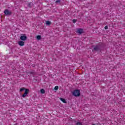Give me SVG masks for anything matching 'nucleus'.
Segmentation results:
<instances>
[{
  "instance_id": "obj_1",
  "label": "nucleus",
  "mask_w": 125,
  "mask_h": 125,
  "mask_svg": "<svg viewBox=\"0 0 125 125\" xmlns=\"http://www.w3.org/2000/svg\"><path fill=\"white\" fill-rule=\"evenodd\" d=\"M72 94L75 97H78L81 96V91L79 89L75 90L73 91Z\"/></svg>"
},
{
  "instance_id": "obj_2",
  "label": "nucleus",
  "mask_w": 125,
  "mask_h": 125,
  "mask_svg": "<svg viewBox=\"0 0 125 125\" xmlns=\"http://www.w3.org/2000/svg\"><path fill=\"white\" fill-rule=\"evenodd\" d=\"M101 51V46L100 45H97L93 49V51Z\"/></svg>"
},
{
  "instance_id": "obj_3",
  "label": "nucleus",
  "mask_w": 125,
  "mask_h": 125,
  "mask_svg": "<svg viewBox=\"0 0 125 125\" xmlns=\"http://www.w3.org/2000/svg\"><path fill=\"white\" fill-rule=\"evenodd\" d=\"M4 13L5 15H11V12L9 11L7 9L4 10Z\"/></svg>"
},
{
  "instance_id": "obj_4",
  "label": "nucleus",
  "mask_w": 125,
  "mask_h": 125,
  "mask_svg": "<svg viewBox=\"0 0 125 125\" xmlns=\"http://www.w3.org/2000/svg\"><path fill=\"white\" fill-rule=\"evenodd\" d=\"M77 33L79 34V35H82V34L83 33V29L79 28L77 30Z\"/></svg>"
},
{
  "instance_id": "obj_5",
  "label": "nucleus",
  "mask_w": 125,
  "mask_h": 125,
  "mask_svg": "<svg viewBox=\"0 0 125 125\" xmlns=\"http://www.w3.org/2000/svg\"><path fill=\"white\" fill-rule=\"evenodd\" d=\"M20 39L21 41H26V40H27V36L22 35Z\"/></svg>"
},
{
  "instance_id": "obj_6",
  "label": "nucleus",
  "mask_w": 125,
  "mask_h": 125,
  "mask_svg": "<svg viewBox=\"0 0 125 125\" xmlns=\"http://www.w3.org/2000/svg\"><path fill=\"white\" fill-rule=\"evenodd\" d=\"M19 45H20L21 46H23V45H24L25 43H24V42H23V41H19Z\"/></svg>"
},
{
  "instance_id": "obj_7",
  "label": "nucleus",
  "mask_w": 125,
  "mask_h": 125,
  "mask_svg": "<svg viewBox=\"0 0 125 125\" xmlns=\"http://www.w3.org/2000/svg\"><path fill=\"white\" fill-rule=\"evenodd\" d=\"M33 5H34V4H33V3L32 2H29L28 3L27 6L28 7H29L30 8L33 7Z\"/></svg>"
},
{
  "instance_id": "obj_8",
  "label": "nucleus",
  "mask_w": 125,
  "mask_h": 125,
  "mask_svg": "<svg viewBox=\"0 0 125 125\" xmlns=\"http://www.w3.org/2000/svg\"><path fill=\"white\" fill-rule=\"evenodd\" d=\"M60 99L61 101H62V102H63V103H65V104L67 103V102L66 101V100H65V99L60 98Z\"/></svg>"
},
{
  "instance_id": "obj_9",
  "label": "nucleus",
  "mask_w": 125,
  "mask_h": 125,
  "mask_svg": "<svg viewBox=\"0 0 125 125\" xmlns=\"http://www.w3.org/2000/svg\"><path fill=\"white\" fill-rule=\"evenodd\" d=\"M29 91H30V90H29V89H25L24 93H25L26 95H27L29 93Z\"/></svg>"
},
{
  "instance_id": "obj_10",
  "label": "nucleus",
  "mask_w": 125,
  "mask_h": 125,
  "mask_svg": "<svg viewBox=\"0 0 125 125\" xmlns=\"http://www.w3.org/2000/svg\"><path fill=\"white\" fill-rule=\"evenodd\" d=\"M37 39L38 40V41H40L42 39V36L41 35H38L37 36Z\"/></svg>"
},
{
  "instance_id": "obj_11",
  "label": "nucleus",
  "mask_w": 125,
  "mask_h": 125,
  "mask_svg": "<svg viewBox=\"0 0 125 125\" xmlns=\"http://www.w3.org/2000/svg\"><path fill=\"white\" fill-rule=\"evenodd\" d=\"M41 93H42V94L45 93V91L44 90V89H41Z\"/></svg>"
},
{
  "instance_id": "obj_12",
  "label": "nucleus",
  "mask_w": 125,
  "mask_h": 125,
  "mask_svg": "<svg viewBox=\"0 0 125 125\" xmlns=\"http://www.w3.org/2000/svg\"><path fill=\"white\" fill-rule=\"evenodd\" d=\"M51 24V22L49 21H46V25H50Z\"/></svg>"
},
{
  "instance_id": "obj_13",
  "label": "nucleus",
  "mask_w": 125,
  "mask_h": 125,
  "mask_svg": "<svg viewBox=\"0 0 125 125\" xmlns=\"http://www.w3.org/2000/svg\"><path fill=\"white\" fill-rule=\"evenodd\" d=\"M58 88H59V87L58 86H56L54 88L55 90H58Z\"/></svg>"
},
{
  "instance_id": "obj_14",
  "label": "nucleus",
  "mask_w": 125,
  "mask_h": 125,
  "mask_svg": "<svg viewBox=\"0 0 125 125\" xmlns=\"http://www.w3.org/2000/svg\"><path fill=\"white\" fill-rule=\"evenodd\" d=\"M61 1V0H57L56 1V3H60Z\"/></svg>"
},
{
  "instance_id": "obj_15",
  "label": "nucleus",
  "mask_w": 125,
  "mask_h": 125,
  "mask_svg": "<svg viewBox=\"0 0 125 125\" xmlns=\"http://www.w3.org/2000/svg\"><path fill=\"white\" fill-rule=\"evenodd\" d=\"M29 74H30V75H36V73L34 72H30Z\"/></svg>"
},
{
  "instance_id": "obj_16",
  "label": "nucleus",
  "mask_w": 125,
  "mask_h": 125,
  "mask_svg": "<svg viewBox=\"0 0 125 125\" xmlns=\"http://www.w3.org/2000/svg\"><path fill=\"white\" fill-rule=\"evenodd\" d=\"M76 125H83V124L81 122H77Z\"/></svg>"
},
{
  "instance_id": "obj_17",
  "label": "nucleus",
  "mask_w": 125,
  "mask_h": 125,
  "mask_svg": "<svg viewBox=\"0 0 125 125\" xmlns=\"http://www.w3.org/2000/svg\"><path fill=\"white\" fill-rule=\"evenodd\" d=\"M26 90V89H25V88H22L20 89V91L22 92V91H23V90Z\"/></svg>"
},
{
  "instance_id": "obj_18",
  "label": "nucleus",
  "mask_w": 125,
  "mask_h": 125,
  "mask_svg": "<svg viewBox=\"0 0 125 125\" xmlns=\"http://www.w3.org/2000/svg\"><path fill=\"white\" fill-rule=\"evenodd\" d=\"M22 96V97L24 98L26 97V96H27V95L24 93Z\"/></svg>"
},
{
  "instance_id": "obj_19",
  "label": "nucleus",
  "mask_w": 125,
  "mask_h": 125,
  "mask_svg": "<svg viewBox=\"0 0 125 125\" xmlns=\"http://www.w3.org/2000/svg\"><path fill=\"white\" fill-rule=\"evenodd\" d=\"M104 29H105V30L108 29V26H107V25H106V26L104 27Z\"/></svg>"
},
{
  "instance_id": "obj_20",
  "label": "nucleus",
  "mask_w": 125,
  "mask_h": 125,
  "mask_svg": "<svg viewBox=\"0 0 125 125\" xmlns=\"http://www.w3.org/2000/svg\"><path fill=\"white\" fill-rule=\"evenodd\" d=\"M73 23H76V22H77V20H73Z\"/></svg>"
},
{
  "instance_id": "obj_21",
  "label": "nucleus",
  "mask_w": 125,
  "mask_h": 125,
  "mask_svg": "<svg viewBox=\"0 0 125 125\" xmlns=\"http://www.w3.org/2000/svg\"><path fill=\"white\" fill-rule=\"evenodd\" d=\"M33 67H35V64H33Z\"/></svg>"
}]
</instances>
